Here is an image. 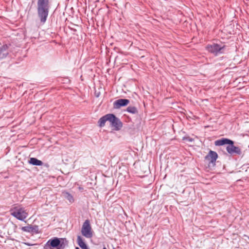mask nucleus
I'll list each match as a JSON object with an SVG mask.
<instances>
[{
    "mask_svg": "<svg viewBox=\"0 0 249 249\" xmlns=\"http://www.w3.org/2000/svg\"><path fill=\"white\" fill-rule=\"evenodd\" d=\"M51 7L50 0H37V14L41 23H44L46 21Z\"/></svg>",
    "mask_w": 249,
    "mask_h": 249,
    "instance_id": "1",
    "label": "nucleus"
},
{
    "mask_svg": "<svg viewBox=\"0 0 249 249\" xmlns=\"http://www.w3.org/2000/svg\"><path fill=\"white\" fill-rule=\"evenodd\" d=\"M234 144V141L225 138H222L214 142L215 146H222L227 144L226 149L228 154L231 155L234 154L239 156L242 155V157H243L244 155L242 154L241 148L238 146H235Z\"/></svg>",
    "mask_w": 249,
    "mask_h": 249,
    "instance_id": "2",
    "label": "nucleus"
},
{
    "mask_svg": "<svg viewBox=\"0 0 249 249\" xmlns=\"http://www.w3.org/2000/svg\"><path fill=\"white\" fill-rule=\"evenodd\" d=\"M68 245V241L66 238L54 237L50 239L42 249H65Z\"/></svg>",
    "mask_w": 249,
    "mask_h": 249,
    "instance_id": "3",
    "label": "nucleus"
},
{
    "mask_svg": "<svg viewBox=\"0 0 249 249\" xmlns=\"http://www.w3.org/2000/svg\"><path fill=\"white\" fill-rule=\"evenodd\" d=\"M11 214L20 221H24L28 216V213L25 209L20 206H15L10 211Z\"/></svg>",
    "mask_w": 249,
    "mask_h": 249,
    "instance_id": "4",
    "label": "nucleus"
},
{
    "mask_svg": "<svg viewBox=\"0 0 249 249\" xmlns=\"http://www.w3.org/2000/svg\"><path fill=\"white\" fill-rule=\"evenodd\" d=\"M225 46V45H220L217 43H213L208 44L206 47V49L210 53H213L215 56L224 53Z\"/></svg>",
    "mask_w": 249,
    "mask_h": 249,
    "instance_id": "5",
    "label": "nucleus"
},
{
    "mask_svg": "<svg viewBox=\"0 0 249 249\" xmlns=\"http://www.w3.org/2000/svg\"><path fill=\"white\" fill-rule=\"evenodd\" d=\"M91 230V227L89 220H86L82 225L81 229L82 235L88 238H91L93 235Z\"/></svg>",
    "mask_w": 249,
    "mask_h": 249,
    "instance_id": "6",
    "label": "nucleus"
},
{
    "mask_svg": "<svg viewBox=\"0 0 249 249\" xmlns=\"http://www.w3.org/2000/svg\"><path fill=\"white\" fill-rule=\"evenodd\" d=\"M218 158V154L215 151L210 150L208 154L205 157V160L209 162V164L215 165L216 160Z\"/></svg>",
    "mask_w": 249,
    "mask_h": 249,
    "instance_id": "7",
    "label": "nucleus"
},
{
    "mask_svg": "<svg viewBox=\"0 0 249 249\" xmlns=\"http://www.w3.org/2000/svg\"><path fill=\"white\" fill-rule=\"evenodd\" d=\"M21 230L23 231L31 233H39L40 231L39 227L37 225H29L27 226L22 227Z\"/></svg>",
    "mask_w": 249,
    "mask_h": 249,
    "instance_id": "8",
    "label": "nucleus"
},
{
    "mask_svg": "<svg viewBox=\"0 0 249 249\" xmlns=\"http://www.w3.org/2000/svg\"><path fill=\"white\" fill-rule=\"evenodd\" d=\"M129 103V100L126 99H120L116 100L113 103V107L116 109L127 106Z\"/></svg>",
    "mask_w": 249,
    "mask_h": 249,
    "instance_id": "9",
    "label": "nucleus"
},
{
    "mask_svg": "<svg viewBox=\"0 0 249 249\" xmlns=\"http://www.w3.org/2000/svg\"><path fill=\"white\" fill-rule=\"evenodd\" d=\"M111 126L113 127L114 130L118 131L122 128L123 123L118 118L116 117Z\"/></svg>",
    "mask_w": 249,
    "mask_h": 249,
    "instance_id": "10",
    "label": "nucleus"
},
{
    "mask_svg": "<svg viewBox=\"0 0 249 249\" xmlns=\"http://www.w3.org/2000/svg\"><path fill=\"white\" fill-rule=\"evenodd\" d=\"M28 162L32 165L36 166H41L43 164L42 161L37 159L36 158H31L29 160Z\"/></svg>",
    "mask_w": 249,
    "mask_h": 249,
    "instance_id": "11",
    "label": "nucleus"
},
{
    "mask_svg": "<svg viewBox=\"0 0 249 249\" xmlns=\"http://www.w3.org/2000/svg\"><path fill=\"white\" fill-rule=\"evenodd\" d=\"M8 48L9 45L6 44L3 45L1 47H0V54L3 53L2 58L6 57L8 54V53L7 52Z\"/></svg>",
    "mask_w": 249,
    "mask_h": 249,
    "instance_id": "12",
    "label": "nucleus"
},
{
    "mask_svg": "<svg viewBox=\"0 0 249 249\" xmlns=\"http://www.w3.org/2000/svg\"><path fill=\"white\" fill-rule=\"evenodd\" d=\"M62 196L63 197L69 200L70 203H72L74 202V198L72 196L71 194H70L69 192L66 191H63L62 193Z\"/></svg>",
    "mask_w": 249,
    "mask_h": 249,
    "instance_id": "13",
    "label": "nucleus"
},
{
    "mask_svg": "<svg viewBox=\"0 0 249 249\" xmlns=\"http://www.w3.org/2000/svg\"><path fill=\"white\" fill-rule=\"evenodd\" d=\"M77 242L78 245L82 249H87L88 248L87 246L85 243L83 238L81 237V236L78 235L77 236Z\"/></svg>",
    "mask_w": 249,
    "mask_h": 249,
    "instance_id": "14",
    "label": "nucleus"
},
{
    "mask_svg": "<svg viewBox=\"0 0 249 249\" xmlns=\"http://www.w3.org/2000/svg\"><path fill=\"white\" fill-rule=\"evenodd\" d=\"M107 119H108V118H107V114L100 118V119L99 120V121L98 122V125L100 127H104L105 125L106 122L107 121Z\"/></svg>",
    "mask_w": 249,
    "mask_h": 249,
    "instance_id": "15",
    "label": "nucleus"
},
{
    "mask_svg": "<svg viewBox=\"0 0 249 249\" xmlns=\"http://www.w3.org/2000/svg\"><path fill=\"white\" fill-rule=\"evenodd\" d=\"M126 111L130 113L135 114L138 113L137 108L133 106H129L126 109Z\"/></svg>",
    "mask_w": 249,
    "mask_h": 249,
    "instance_id": "16",
    "label": "nucleus"
},
{
    "mask_svg": "<svg viewBox=\"0 0 249 249\" xmlns=\"http://www.w3.org/2000/svg\"><path fill=\"white\" fill-rule=\"evenodd\" d=\"M116 116L113 114H107V121L110 123V125L112 124V123L114 121L116 118Z\"/></svg>",
    "mask_w": 249,
    "mask_h": 249,
    "instance_id": "17",
    "label": "nucleus"
},
{
    "mask_svg": "<svg viewBox=\"0 0 249 249\" xmlns=\"http://www.w3.org/2000/svg\"><path fill=\"white\" fill-rule=\"evenodd\" d=\"M26 245H27L28 246H31L32 245L29 244H26Z\"/></svg>",
    "mask_w": 249,
    "mask_h": 249,
    "instance_id": "18",
    "label": "nucleus"
},
{
    "mask_svg": "<svg viewBox=\"0 0 249 249\" xmlns=\"http://www.w3.org/2000/svg\"><path fill=\"white\" fill-rule=\"evenodd\" d=\"M75 249H80L78 247H76Z\"/></svg>",
    "mask_w": 249,
    "mask_h": 249,
    "instance_id": "19",
    "label": "nucleus"
},
{
    "mask_svg": "<svg viewBox=\"0 0 249 249\" xmlns=\"http://www.w3.org/2000/svg\"><path fill=\"white\" fill-rule=\"evenodd\" d=\"M103 249H107L105 247H104Z\"/></svg>",
    "mask_w": 249,
    "mask_h": 249,
    "instance_id": "20",
    "label": "nucleus"
},
{
    "mask_svg": "<svg viewBox=\"0 0 249 249\" xmlns=\"http://www.w3.org/2000/svg\"><path fill=\"white\" fill-rule=\"evenodd\" d=\"M87 249H89L88 248Z\"/></svg>",
    "mask_w": 249,
    "mask_h": 249,
    "instance_id": "21",
    "label": "nucleus"
}]
</instances>
